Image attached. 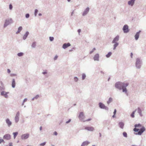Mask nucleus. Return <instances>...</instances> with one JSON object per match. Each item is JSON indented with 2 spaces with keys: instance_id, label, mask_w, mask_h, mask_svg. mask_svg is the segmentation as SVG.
Listing matches in <instances>:
<instances>
[{
  "instance_id": "obj_11",
  "label": "nucleus",
  "mask_w": 146,
  "mask_h": 146,
  "mask_svg": "<svg viewBox=\"0 0 146 146\" xmlns=\"http://www.w3.org/2000/svg\"><path fill=\"white\" fill-rule=\"evenodd\" d=\"M79 119L81 120H83L85 118L84 114L83 112H80L78 117Z\"/></svg>"
},
{
  "instance_id": "obj_60",
  "label": "nucleus",
  "mask_w": 146,
  "mask_h": 146,
  "mask_svg": "<svg viewBox=\"0 0 146 146\" xmlns=\"http://www.w3.org/2000/svg\"><path fill=\"white\" fill-rule=\"evenodd\" d=\"M24 102H23L22 103V106H23L24 105Z\"/></svg>"
},
{
  "instance_id": "obj_12",
  "label": "nucleus",
  "mask_w": 146,
  "mask_h": 146,
  "mask_svg": "<svg viewBox=\"0 0 146 146\" xmlns=\"http://www.w3.org/2000/svg\"><path fill=\"white\" fill-rule=\"evenodd\" d=\"M29 32L28 31H26L25 34L23 36V39L24 40H25V39H26L28 36L29 35Z\"/></svg>"
},
{
  "instance_id": "obj_2",
  "label": "nucleus",
  "mask_w": 146,
  "mask_h": 146,
  "mask_svg": "<svg viewBox=\"0 0 146 146\" xmlns=\"http://www.w3.org/2000/svg\"><path fill=\"white\" fill-rule=\"evenodd\" d=\"M135 127L133 129V131L135 132L138 131L139 130V129L137 128H141L140 130L138 132V134L141 135L142 134L143 132L145 130V129L143 127H142V125L139 124H135Z\"/></svg>"
},
{
  "instance_id": "obj_9",
  "label": "nucleus",
  "mask_w": 146,
  "mask_h": 146,
  "mask_svg": "<svg viewBox=\"0 0 146 146\" xmlns=\"http://www.w3.org/2000/svg\"><path fill=\"white\" fill-rule=\"evenodd\" d=\"M123 30L124 33H127L129 31L128 29V26L127 25H125L124 26Z\"/></svg>"
},
{
  "instance_id": "obj_29",
  "label": "nucleus",
  "mask_w": 146,
  "mask_h": 146,
  "mask_svg": "<svg viewBox=\"0 0 146 146\" xmlns=\"http://www.w3.org/2000/svg\"><path fill=\"white\" fill-rule=\"evenodd\" d=\"M136 110L134 111L133 113L131 114V116L133 118H134V113L135 112Z\"/></svg>"
},
{
  "instance_id": "obj_36",
  "label": "nucleus",
  "mask_w": 146,
  "mask_h": 146,
  "mask_svg": "<svg viewBox=\"0 0 146 146\" xmlns=\"http://www.w3.org/2000/svg\"><path fill=\"white\" fill-rule=\"evenodd\" d=\"M123 135L124 136V137H127V133L126 132H124L123 133Z\"/></svg>"
},
{
  "instance_id": "obj_55",
  "label": "nucleus",
  "mask_w": 146,
  "mask_h": 146,
  "mask_svg": "<svg viewBox=\"0 0 146 146\" xmlns=\"http://www.w3.org/2000/svg\"><path fill=\"white\" fill-rule=\"evenodd\" d=\"M81 31V30L80 29H79L78 30V33H79Z\"/></svg>"
},
{
  "instance_id": "obj_20",
  "label": "nucleus",
  "mask_w": 146,
  "mask_h": 146,
  "mask_svg": "<svg viewBox=\"0 0 146 146\" xmlns=\"http://www.w3.org/2000/svg\"><path fill=\"white\" fill-rule=\"evenodd\" d=\"M140 32V31H139V32H137L136 33V35H135V38L136 40H137L138 39V38L139 37V34Z\"/></svg>"
},
{
  "instance_id": "obj_22",
  "label": "nucleus",
  "mask_w": 146,
  "mask_h": 146,
  "mask_svg": "<svg viewBox=\"0 0 146 146\" xmlns=\"http://www.w3.org/2000/svg\"><path fill=\"white\" fill-rule=\"evenodd\" d=\"M36 42H33L31 45V47L33 48H35L36 46Z\"/></svg>"
},
{
  "instance_id": "obj_59",
  "label": "nucleus",
  "mask_w": 146,
  "mask_h": 146,
  "mask_svg": "<svg viewBox=\"0 0 146 146\" xmlns=\"http://www.w3.org/2000/svg\"><path fill=\"white\" fill-rule=\"evenodd\" d=\"M93 51L92 50L91 51H90V54H91L93 52Z\"/></svg>"
},
{
  "instance_id": "obj_41",
  "label": "nucleus",
  "mask_w": 146,
  "mask_h": 146,
  "mask_svg": "<svg viewBox=\"0 0 146 146\" xmlns=\"http://www.w3.org/2000/svg\"><path fill=\"white\" fill-rule=\"evenodd\" d=\"M39 97V95H37L34 97V98H35V99H37Z\"/></svg>"
},
{
  "instance_id": "obj_26",
  "label": "nucleus",
  "mask_w": 146,
  "mask_h": 146,
  "mask_svg": "<svg viewBox=\"0 0 146 146\" xmlns=\"http://www.w3.org/2000/svg\"><path fill=\"white\" fill-rule=\"evenodd\" d=\"M70 45V44L69 43L67 44L64 43V49L65 48H66L69 46Z\"/></svg>"
},
{
  "instance_id": "obj_64",
  "label": "nucleus",
  "mask_w": 146,
  "mask_h": 146,
  "mask_svg": "<svg viewBox=\"0 0 146 146\" xmlns=\"http://www.w3.org/2000/svg\"><path fill=\"white\" fill-rule=\"evenodd\" d=\"M112 117L113 118L115 117V115H114H114Z\"/></svg>"
},
{
  "instance_id": "obj_43",
  "label": "nucleus",
  "mask_w": 146,
  "mask_h": 146,
  "mask_svg": "<svg viewBox=\"0 0 146 146\" xmlns=\"http://www.w3.org/2000/svg\"><path fill=\"white\" fill-rule=\"evenodd\" d=\"M78 80L77 77H75L74 78V80L76 82H77Z\"/></svg>"
},
{
  "instance_id": "obj_24",
  "label": "nucleus",
  "mask_w": 146,
  "mask_h": 146,
  "mask_svg": "<svg viewBox=\"0 0 146 146\" xmlns=\"http://www.w3.org/2000/svg\"><path fill=\"white\" fill-rule=\"evenodd\" d=\"M5 90V87L4 86H0V91H4V90Z\"/></svg>"
},
{
  "instance_id": "obj_6",
  "label": "nucleus",
  "mask_w": 146,
  "mask_h": 146,
  "mask_svg": "<svg viewBox=\"0 0 146 146\" xmlns=\"http://www.w3.org/2000/svg\"><path fill=\"white\" fill-rule=\"evenodd\" d=\"M3 138L4 139L9 140L11 139V136L9 134H7L3 136Z\"/></svg>"
},
{
  "instance_id": "obj_61",
  "label": "nucleus",
  "mask_w": 146,
  "mask_h": 146,
  "mask_svg": "<svg viewBox=\"0 0 146 146\" xmlns=\"http://www.w3.org/2000/svg\"><path fill=\"white\" fill-rule=\"evenodd\" d=\"M35 99V98H34V97L32 99V101H33L34 100V99Z\"/></svg>"
},
{
  "instance_id": "obj_51",
  "label": "nucleus",
  "mask_w": 146,
  "mask_h": 146,
  "mask_svg": "<svg viewBox=\"0 0 146 146\" xmlns=\"http://www.w3.org/2000/svg\"><path fill=\"white\" fill-rule=\"evenodd\" d=\"M9 146H12V143L11 142L9 143Z\"/></svg>"
},
{
  "instance_id": "obj_1",
  "label": "nucleus",
  "mask_w": 146,
  "mask_h": 146,
  "mask_svg": "<svg viewBox=\"0 0 146 146\" xmlns=\"http://www.w3.org/2000/svg\"><path fill=\"white\" fill-rule=\"evenodd\" d=\"M129 83L127 82H117L115 84V87L119 90L122 89L123 92H127V89L126 87L128 86Z\"/></svg>"
},
{
  "instance_id": "obj_56",
  "label": "nucleus",
  "mask_w": 146,
  "mask_h": 146,
  "mask_svg": "<svg viewBox=\"0 0 146 146\" xmlns=\"http://www.w3.org/2000/svg\"><path fill=\"white\" fill-rule=\"evenodd\" d=\"M133 56V53H131V58H132Z\"/></svg>"
},
{
  "instance_id": "obj_58",
  "label": "nucleus",
  "mask_w": 146,
  "mask_h": 146,
  "mask_svg": "<svg viewBox=\"0 0 146 146\" xmlns=\"http://www.w3.org/2000/svg\"><path fill=\"white\" fill-rule=\"evenodd\" d=\"M42 14H41V13H39L38 14V15H39V16H42Z\"/></svg>"
},
{
  "instance_id": "obj_42",
  "label": "nucleus",
  "mask_w": 146,
  "mask_h": 146,
  "mask_svg": "<svg viewBox=\"0 0 146 146\" xmlns=\"http://www.w3.org/2000/svg\"><path fill=\"white\" fill-rule=\"evenodd\" d=\"M16 75V74H10V76H15Z\"/></svg>"
},
{
  "instance_id": "obj_14",
  "label": "nucleus",
  "mask_w": 146,
  "mask_h": 146,
  "mask_svg": "<svg viewBox=\"0 0 146 146\" xmlns=\"http://www.w3.org/2000/svg\"><path fill=\"white\" fill-rule=\"evenodd\" d=\"M89 143V142L88 141H85L82 143L81 146H86Z\"/></svg>"
},
{
  "instance_id": "obj_48",
  "label": "nucleus",
  "mask_w": 146,
  "mask_h": 146,
  "mask_svg": "<svg viewBox=\"0 0 146 146\" xmlns=\"http://www.w3.org/2000/svg\"><path fill=\"white\" fill-rule=\"evenodd\" d=\"M0 83H1V86H4V84L3 83V82H2V81H0Z\"/></svg>"
},
{
  "instance_id": "obj_13",
  "label": "nucleus",
  "mask_w": 146,
  "mask_h": 146,
  "mask_svg": "<svg viewBox=\"0 0 146 146\" xmlns=\"http://www.w3.org/2000/svg\"><path fill=\"white\" fill-rule=\"evenodd\" d=\"M85 129L91 131H93L94 130V128L92 127H85Z\"/></svg>"
},
{
  "instance_id": "obj_28",
  "label": "nucleus",
  "mask_w": 146,
  "mask_h": 146,
  "mask_svg": "<svg viewBox=\"0 0 146 146\" xmlns=\"http://www.w3.org/2000/svg\"><path fill=\"white\" fill-rule=\"evenodd\" d=\"M38 11L37 9H35V11L34 15L35 17H36L37 15V13Z\"/></svg>"
},
{
  "instance_id": "obj_25",
  "label": "nucleus",
  "mask_w": 146,
  "mask_h": 146,
  "mask_svg": "<svg viewBox=\"0 0 146 146\" xmlns=\"http://www.w3.org/2000/svg\"><path fill=\"white\" fill-rule=\"evenodd\" d=\"M138 113L140 114V115L141 116H142V113H141L142 111H141V109L140 108H138Z\"/></svg>"
},
{
  "instance_id": "obj_57",
  "label": "nucleus",
  "mask_w": 146,
  "mask_h": 146,
  "mask_svg": "<svg viewBox=\"0 0 146 146\" xmlns=\"http://www.w3.org/2000/svg\"><path fill=\"white\" fill-rule=\"evenodd\" d=\"M20 32L18 30V31L16 32V34H18V33H19Z\"/></svg>"
},
{
  "instance_id": "obj_31",
  "label": "nucleus",
  "mask_w": 146,
  "mask_h": 146,
  "mask_svg": "<svg viewBox=\"0 0 146 146\" xmlns=\"http://www.w3.org/2000/svg\"><path fill=\"white\" fill-rule=\"evenodd\" d=\"M2 143H5V142L4 140L1 137H0V143L1 144Z\"/></svg>"
},
{
  "instance_id": "obj_35",
  "label": "nucleus",
  "mask_w": 146,
  "mask_h": 146,
  "mask_svg": "<svg viewBox=\"0 0 146 146\" xmlns=\"http://www.w3.org/2000/svg\"><path fill=\"white\" fill-rule=\"evenodd\" d=\"M54 38L53 37L50 36L49 37V40L51 41H52L53 40Z\"/></svg>"
},
{
  "instance_id": "obj_23",
  "label": "nucleus",
  "mask_w": 146,
  "mask_h": 146,
  "mask_svg": "<svg viewBox=\"0 0 146 146\" xmlns=\"http://www.w3.org/2000/svg\"><path fill=\"white\" fill-rule=\"evenodd\" d=\"M18 132H13V134L14 135V139L17 136V135L18 134Z\"/></svg>"
},
{
  "instance_id": "obj_33",
  "label": "nucleus",
  "mask_w": 146,
  "mask_h": 146,
  "mask_svg": "<svg viewBox=\"0 0 146 146\" xmlns=\"http://www.w3.org/2000/svg\"><path fill=\"white\" fill-rule=\"evenodd\" d=\"M112 53L111 52H109L108 54H107V55H106V56L107 57H110Z\"/></svg>"
},
{
  "instance_id": "obj_34",
  "label": "nucleus",
  "mask_w": 146,
  "mask_h": 146,
  "mask_svg": "<svg viewBox=\"0 0 146 146\" xmlns=\"http://www.w3.org/2000/svg\"><path fill=\"white\" fill-rule=\"evenodd\" d=\"M22 29V27L21 26L19 27L18 28V31L20 32Z\"/></svg>"
},
{
  "instance_id": "obj_54",
  "label": "nucleus",
  "mask_w": 146,
  "mask_h": 146,
  "mask_svg": "<svg viewBox=\"0 0 146 146\" xmlns=\"http://www.w3.org/2000/svg\"><path fill=\"white\" fill-rule=\"evenodd\" d=\"M42 129V126H40V131H41Z\"/></svg>"
},
{
  "instance_id": "obj_40",
  "label": "nucleus",
  "mask_w": 146,
  "mask_h": 146,
  "mask_svg": "<svg viewBox=\"0 0 146 146\" xmlns=\"http://www.w3.org/2000/svg\"><path fill=\"white\" fill-rule=\"evenodd\" d=\"M30 15L29 13H27L25 15V17L27 18H29V17Z\"/></svg>"
},
{
  "instance_id": "obj_53",
  "label": "nucleus",
  "mask_w": 146,
  "mask_h": 146,
  "mask_svg": "<svg viewBox=\"0 0 146 146\" xmlns=\"http://www.w3.org/2000/svg\"><path fill=\"white\" fill-rule=\"evenodd\" d=\"M116 109H115V110L114 111V115H115V113H116Z\"/></svg>"
},
{
  "instance_id": "obj_4",
  "label": "nucleus",
  "mask_w": 146,
  "mask_h": 146,
  "mask_svg": "<svg viewBox=\"0 0 146 146\" xmlns=\"http://www.w3.org/2000/svg\"><path fill=\"white\" fill-rule=\"evenodd\" d=\"M19 115L20 112L18 111L17 112L15 117V121L16 123H17L19 121Z\"/></svg>"
},
{
  "instance_id": "obj_17",
  "label": "nucleus",
  "mask_w": 146,
  "mask_h": 146,
  "mask_svg": "<svg viewBox=\"0 0 146 146\" xmlns=\"http://www.w3.org/2000/svg\"><path fill=\"white\" fill-rule=\"evenodd\" d=\"M15 82L14 79H12V87L13 88H15Z\"/></svg>"
},
{
  "instance_id": "obj_47",
  "label": "nucleus",
  "mask_w": 146,
  "mask_h": 146,
  "mask_svg": "<svg viewBox=\"0 0 146 146\" xmlns=\"http://www.w3.org/2000/svg\"><path fill=\"white\" fill-rule=\"evenodd\" d=\"M27 100V98H25L23 100V102H26Z\"/></svg>"
},
{
  "instance_id": "obj_21",
  "label": "nucleus",
  "mask_w": 146,
  "mask_h": 146,
  "mask_svg": "<svg viewBox=\"0 0 146 146\" xmlns=\"http://www.w3.org/2000/svg\"><path fill=\"white\" fill-rule=\"evenodd\" d=\"M119 124L120 127L122 129L123 128V127L124 126V124L123 122H119Z\"/></svg>"
},
{
  "instance_id": "obj_10",
  "label": "nucleus",
  "mask_w": 146,
  "mask_h": 146,
  "mask_svg": "<svg viewBox=\"0 0 146 146\" xmlns=\"http://www.w3.org/2000/svg\"><path fill=\"white\" fill-rule=\"evenodd\" d=\"M5 122L8 127H10L12 125V122L10 121L9 119V118H7L6 119Z\"/></svg>"
},
{
  "instance_id": "obj_16",
  "label": "nucleus",
  "mask_w": 146,
  "mask_h": 146,
  "mask_svg": "<svg viewBox=\"0 0 146 146\" xmlns=\"http://www.w3.org/2000/svg\"><path fill=\"white\" fill-rule=\"evenodd\" d=\"M119 36H117L115 37V38L113 39L112 41V43H114L116 42L117 41L119 40Z\"/></svg>"
},
{
  "instance_id": "obj_63",
  "label": "nucleus",
  "mask_w": 146,
  "mask_h": 146,
  "mask_svg": "<svg viewBox=\"0 0 146 146\" xmlns=\"http://www.w3.org/2000/svg\"><path fill=\"white\" fill-rule=\"evenodd\" d=\"M95 50H96L95 48H93V49L92 50L93 51H94Z\"/></svg>"
},
{
  "instance_id": "obj_8",
  "label": "nucleus",
  "mask_w": 146,
  "mask_h": 146,
  "mask_svg": "<svg viewBox=\"0 0 146 146\" xmlns=\"http://www.w3.org/2000/svg\"><path fill=\"white\" fill-rule=\"evenodd\" d=\"M99 106L102 109H105L106 110L108 109V108L105 106V105L103 104L100 102L99 103Z\"/></svg>"
},
{
  "instance_id": "obj_52",
  "label": "nucleus",
  "mask_w": 146,
  "mask_h": 146,
  "mask_svg": "<svg viewBox=\"0 0 146 146\" xmlns=\"http://www.w3.org/2000/svg\"><path fill=\"white\" fill-rule=\"evenodd\" d=\"M91 120V119H87L85 121H88Z\"/></svg>"
},
{
  "instance_id": "obj_32",
  "label": "nucleus",
  "mask_w": 146,
  "mask_h": 146,
  "mask_svg": "<svg viewBox=\"0 0 146 146\" xmlns=\"http://www.w3.org/2000/svg\"><path fill=\"white\" fill-rule=\"evenodd\" d=\"M112 101V99L111 98H110L109 100L107 102V103L109 104Z\"/></svg>"
},
{
  "instance_id": "obj_39",
  "label": "nucleus",
  "mask_w": 146,
  "mask_h": 146,
  "mask_svg": "<svg viewBox=\"0 0 146 146\" xmlns=\"http://www.w3.org/2000/svg\"><path fill=\"white\" fill-rule=\"evenodd\" d=\"M13 6L11 4H10L9 5V9L10 10H11L13 9Z\"/></svg>"
},
{
  "instance_id": "obj_50",
  "label": "nucleus",
  "mask_w": 146,
  "mask_h": 146,
  "mask_svg": "<svg viewBox=\"0 0 146 146\" xmlns=\"http://www.w3.org/2000/svg\"><path fill=\"white\" fill-rule=\"evenodd\" d=\"M71 121V119H69L68 121H67L66 122V123H69Z\"/></svg>"
},
{
  "instance_id": "obj_3",
  "label": "nucleus",
  "mask_w": 146,
  "mask_h": 146,
  "mask_svg": "<svg viewBox=\"0 0 146 146\" xmlns=\"http://www.w3.org/2000/svg\"><path fill=\"white\" fill-rule=\"evenodd\" d=\"M13 23V20L11 18H9L6 19L3 25L4 28H6L7 26Z\"/></svg>"
},
{
  "instance_id": "obj_15",
  "label": "nucleus",
  "mask_w": 146,
  "mask_h": 146,
  "mask_svg": "<svg viewBox=\"0 0 146 146\" xmlns=\"http://www.w3.org/2000/svg\"><path fill=\"white\" fill-rule=\"evenodd\" d=\"M99 58V55L98 54H96L94 57V60L98 61Z\"/></svg>"
},
{
  "instance_id": "obj_46",
  "label": "nucleus",
  "mask_w": 146,
  "mask_h": 146,
  "mask_svg": "<svg viewBox=\"0 0 146 146\" xmlns=\"http://www.w3.org/2000/svg\"><path fill=\"white\" fill-rule=\"evenodd\" d=\"M58 133L57 132L55 131L54 133V135H57Z\"/></svg>"
},
{
  "instance_id": "obj_30",
  "label": "nucleus",
  "mask_w": 146,
  "mask_h": 146,
  "mask_svg": "<svg viewBox=\"0 0 146 146\" xmlns=\"http://www.w3.org/2000/svg\"><path fill=\"white\" fill-rule=\"evenodd\" d=\"M118 44L117 42H115V44L114 45V47L113 48V49L115 50V48L117 47L118 45Z\"/></svg>"
},
{
  "instance_id": "obj_38",
  "label": "nucleus",
  "mask_w": 146,
  "mask_h": 146,
  "mask_svg": "<svg viewBox=\"0 0 146 146\" xmlns=\"http://www.w3.org/2000/svg\"><path fill=\"white\" fill-rule=\"evenodd\" d=\"M86 77V75L85 74H83L82 76V78L83 80Z\"/></svg>"
},
{
  "instance_id": "obj_19",
  "label": "nucleus",
  "mask_w": 146,
  "mask_h": 146,
  "mask_svg": "<svg viewBox=\"0 0 146 146\" xmlns=\"http://www.w3.org/2000/svg\"><path fill=\"white\" fill-rule=\"evenodd\" d=\"M89 11V8H87L86 9V10L84 11V12L83 15H86L87 13Z\"/></svg>"
},
{
  "instance_id": "obj_49",
  "label": "nucleus",
  "mask_w": 146,
  "mask_h": 146,
  "mask_svg": "<svg viewBox=\"0 0 146 146\" xmlns=\"http://www.w3.org/2000/svg\"><path fill=\"white\" fill-rule=\"evenodd\" d=\"M10 72H11L10 70L9 69H7V72L8 73H10Z\"/></svg>"
},
{
  "instance_id": "obj_7",
  "label": "nucleus",
  "mask_w": 146,
  "mask_h": 146,
  "mask_svg": "<svg viewBox=\"0 0 146 146\" xmlns=\"http://www.w3.org/2000/svg\"><path fill=\"white\" fill-rule=\"evenodd\" d=\"M29 134L26 133L23 134L21 136V138L22 139H26L28 138L29 137Z\"/></svg>"
},
{
  "instance_id": "obj_62",
  "label": "nucleus",
  "mask_w": 146,
  "mask_h": 146,
  "mask_svg": "<svg viewBox=\"0 0 146 146\" xmlns=\"http://www.w3.org/2000/svg\"><path fill=\"white\" fill-rule=\"evenodd\" d=\"M64 44H63V45H62V48L64 49Z\"/></svg>"
},
{
  "instance_id": "obj_5",
  "label": "nucleus",
  "mask_w": 146,
  "mask_h": 146,
  "mask_svg": "<svg viewBox=\"0 0 146 146\" xmlns=\"http://www.w3.org/2000/svg\"><path fill=\"white\" fill-rule=\"evenodd\" d=\"M9 93V92H6L5 91H2L1 92V96H4L6 98H7L8 97L7 94Z\"/></svg>"
},
{
  "instance_id": "obj_45",
  "label": "nucleus",
  "mask_w": 146,
  "mask_h": 146,
  "mask_svg": "<svg viewBox=\"0 0 146 146\" xmlns=\"http://www.w3.org/2000/svg\"><path fill=\"white\" fill-rule=\"evenodd\" d=\"M58 57V56L57 55H56L54 58V60H56Z\"/></svg>"
},
{
  "instance_id": "obj_44",
  "label": "nucleus",
  "mask_w": 146,
  "mask_h": 146,
  "mask_svg": "<svg viewBox=\"0 0 146 146\" xmlns=\"http://www.w3.org/2000/svg\"><path fill=\"white\" fill-rule=\"evenodd\" d=\"M47 73V70H46L44 72H42V74L44 75L46 74Z\"/></svg>"
},
{
  "instance_id": "obj_18",
  "label": "nucleus",
  "mask_w": 146,
  "mask_h": 146,
  "mask_svg": "<svg viewBox=\"0 0 146 146\" xmlns=\"http://www.w3.org/2000/svg\"><path fill=\"white\" fill-rule=\"evenodd\" d=\"M135 0H130V1H129L128 2V4L129 5H131V6H133L134 4V1Z\"/></svg>"
},
{
  "instance_id": "obj_37",
  "label": "nucleus",
  "mask_w": 146,
  "mask_h": 146,
  "mask_svg": "<svg viewBox=\"0 0 146 146\" xmlns=\"http://www.w3.org/2000/svg\"><path fill=\"white\" fill-rule=\"evenodd\" d=\"M46 142H44L43 143H40V146H44L45 145V144H46Z\"/></svg>"
},
{
  "instance_id": "obj_27",
  "label": "nucleus",
  "mask_w": 146,
  "mask_h": 146,
  "mask_svg": "<svg viewBox=\"0 0 146 146\" xmlns=\"http://www.w3.org/2000/svg\"><path fill=\"white\" fill-rule=\"evenodd\" d=\"M23 54H24L23 52H21L18 53L17 54V55L19 56H21L23 55Z\"/></svg>"
}]
</instances>
